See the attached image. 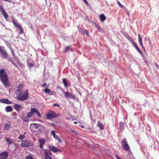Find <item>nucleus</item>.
<instances>
[{"mask_svg":"<svg viewBox=\"0 0 159 159\" xmlns=\"http://www.w3.org/2000/svg\"><path fill=\"white\" fill-rule=\"evenodd\" d=\"M8 77L5 70L2 69L0 70V80L6 88L9 87L10 84L8 82Z\"/></svg>","mask_w":159,"mask_h":159,"instance_id":"obj_1","label":"nucleus"},{"mask_svg":"<svg viewBox=\"0 0 159 159\" xmlns=\"http://www.w3.org/2000/svg\"><path fill=\"white\" fill-rule=\"evenodd\" d=\"M16 97V99L17 100L23 101L27 99L28 97V90H26L24 93L22 94L21 93L17 94Z\"/></svg>","mask_w":159,"mask_h":159,"instance_id":"obj_2","label":"nucleus"},{"mask_svg":"<svg viewBox=\"0 0 159 159\" xmlns=\"http://www.w3.org/2000/svg\"><path fill=\"white\" fill-rule=\"evenodd\" d=\"M35 113L37 114L39 117H41V116L38 110L36 109V108L33 107H31V108L30 111L28 113L27 115V116L30 118Z\"/></svg>","mask_w":159,"mask_h":159,"instance_id":"obj_3","label":"nucleus"},{"mask_svg":"<svg viewBox=\"0 0 159 159\" xmlns=\"http://www.w3.org/2000/svg\"><path fill=\"white\" fill-rule=\"evenodd\" d=\"M60 116L59 114L57 115L55 112L52 110H51L46 115V117L47 119H51L58 117Z\"/></svg>","mask_w":159,"mask_h":159,"instance_id":"obj_4","label":"nucleus"},{"mask_svg":"<svg viewBox=\"0 0 159 159\" xmlns=\"http://www.w3.org/2000/svg\"><path fill=\"white\" fill-rule=\"evenodd\" d=\"M20 145L22 147H26L32 146V143L29 140H25L21 141Z\"/></svg>","mask_w":159,"mask_h":159,"instance_id":"obj_5","label":"nucleus"},{"mask_svg":"<svg viewBox=\"0 0 159 159\" xmlns=\"http://www.w3.org/2000/svg\"><path fill=\"white\" fill-rule=\"evenodd\" d=\"M43 153L45 159H52V155L50 150L45 149L44 150Z\"/></svg>","mask_w":159,"mask_h":159,"instance_id":"obj_6","label":"nucleus"},{"mask_svg":"<svg viewBox=\"0 0 159 159\" xmlns=\"http://www.w3.org/2000/svg\"><path fill=\"white\" fill-rule=\"evenodd\" d=\"M0 54L3 58H6L7 57V54L4 47L0 46Z\"/></svg>","mask_w":159,"mask_h":159,"instance_id":"obj_7","label":"nucleus"},{"mask_svg":"<svg viewBox=\"0 0 159 159\" xmlns=\"http://www.w3.org/2000/svg\"><path fill=\"white\" fill-rule=\"evenodd\" d=\"M62 92L66 98H68L71 99H74L75 97L74 94L71 93H70L68 92H65L64 91H63Z\"/></svg>","mask_w":159,"mask_h":159,"instance_id":"obj_8","label":"nucleus"},{"mask_svg":"<svg viewBox=\"0 0 159 159\" xmlns=\"http://www.w3.org/2000/svg\"><path fill=\"white\" fill-rule=\"evenodd\" d=\"M24 86V84H20L17 87V89L15 91V93L17 95L19 93H21L22 91V88Z\"/></svg>","mask_w":159,"mask_h":159,"instance_id":"obj_9","label":"nucleus"},{"mask_svg":"<svg viewBox=\"0 0 159 159\" xmlns=\"http://www.w3.org/2000/svg\"><path fill=\"white\" fill-rule=\"evenodd\" d=\"M14 108L17 111H19L23 108V107L22 105L20 104H15L14 105Z\"/></svg>","mask_w":159,"mask_h":159,"instance_id":"obj_10","label":"nucleus"},{"mask_svg":"<svg viewBox=\"0 0 159 159\" xmlns=\"http://www.w3.org/2000/svg\"><path fill=\"white\" fill-rule=\"evenodd\" d=\"M38 141L39 143V147L41 148H43V145L45 144L46 140L45 139L41 138L39 139Z\"/></svg>","mask_w":159,"mask_h":159,"instance_id":"obj_11","label":"nucleus"},{"mask_svg":"<svg viewBox=\"0 0 159 159\" xmlns=\"http://www.w3.org/2000/svg\"><path fill=\"white\" fill-rule=\"evenodd\" d=\"M8 156L7 152H3L0 154V159H7Z\"/></svg>","mask_w":159,"mask_h":159,"instance_id":"obj_12","label":"nucleus"},{"mask_svg":"<svg viewBox=\"0 0 159 159\" xmlns=\"http://www.w3.org/2000/svg\"><path fill=\"white\" fill-rule=\"evenodd\" d=\"M49 148L54 152L61 151L59 148H57L56 147L50 146L49 147Z\"/></svg>","mask_w":159,"mask_h":159,"instance_id":"obj_13","label":"nucleus"},{"mask_svg":"<svg viewBox=\"0 0 159 159\" xmlns=\"http://www.w3.org/2000/svg\"><path fill=\"white\" fill-rule=\"evenodd\" d=\"M40 125L36 123H32L30 125V127L31 129L34 130L37 129Z\"/></svg>","mask_w":159,"mask_h":159,"instance_id":"obj_14","label":"nucleus"},{"mask_svg":"<svg viewBox=\"0 0 159 159\" xmlns=\"http://www.w3.org/2000/svg\"><path fill=\"white\" fill-rule=\"evenodd\" d=\"M0 102L8 104L11 103V102L7 98L1 99H0Z\"/></svg>","mask_w":159,"mask_h":159,"instance_id":"obj_15","label":"nucleus"},{"mask_svg":"<svg viewBox=\"0 0 159 159\" xmlns=\"http://www.w3.org/2000/svg\"><path fill=\"white\" fill-rule=\"evenodd\" d=\"M138 37H139V43H140V45L144 49V51H145V50L144 48V46L143 45V44L142 43V36L139 34H138Z\"/></svg>","mask_w":159,"mask_h":159,"instance_id":"obj_16","label":"nucleus"},{"mask_svg":"<svg viewBox=\"0 0 159 159\" xmlns=\"http://www.w3.org/2000/svg\"><path fill=\"white\" fill-rule=\"evenodd\" d=\"M100 19L101 21L102 22H104L106 19V17L103 14H100L99 16Z\"/></svg>","mask_w":159,"mask_h":159,"instance_id":"obj_17","label":"nucleus"},{"mask_svg":"<svg viewBox=\"0 0 159 159\" xmlns=\"http://www.w3.org/2000/svg\"><path fill=\"white\" fill-rule=\"evenodd\" d=\"M5 140L9 145L13 143V140L9 138L6 137L5 138Z\"/></svg>","mask_w":159,"mask_h":159,"instance_id":"obj_18","label":"nucleus"},{"mask_svg":"<svg viewBox=\"0 0 159 159\" xmlns=\"http://www.w3.org/2000/svg\"><path fill=\"white\" fill-rule=\"evenodd\" d=\"M11 126V125L10 123H7L6 124H5L4 127V130H8L11 127L10 126Z\"/></svg>","mask_w":159,"mask_h":159,"instance_id":"obj_19","label":"nucleus"},{"mask_svg":"<svg viewBox=\"0 0 159 159\" xmlns=\"http://www.w3.org/2000/svg\"><path fill=\"white\" fill-rule=\"evenodd\" d=\"M19 30L18 33L19 34H22L24 32V29L20 25L17 27Z\"/></svg>","mask_w":159,"mask_h":159,"instance_id":"obj_20","label":"nucleus"},{"mask_svg":"<svg viewBox=\"0 0 159 159\" xmlns=\"http://www.w3.org/2000/svg\"><path fill=\"white\" fill-rule=\"evenodd\" d=\"M123 147L124 149L127 151L130 150V148L128 144L126 145H124Z\"/></svg>","mask_w":159,"mask_h":159,"instance_id":"obj_21","label":"nucleus"},{"mask_svg":"<svg viewBox=\"0 0 159 159\" xmlns=\"http://www.w3.org/2000/svg\"><path fill=\"white\" fill-rule=\"evenodd\" d=\"M62 82L65 87H67L68 86L67 81L66 78L63 79Z\"/></svg>","mask_w":159,"mask_h":159,"instance_id":"obj_22","label":"nucleus"},{"mask_svg":"<svg viewBox=\"0 0 159 159\" xmlns=\"http://www.w3.org/2000/svg\"><path fill=\"white\" fill-rule=\"evenodd\" d=\"M22 119L24 121L27 122L29 120V118L27 116V115L25 116V115H23L22 116Z\"/></svg>","mask_w":159,"mask_h":159,"instance_id":"obj_23","label":"nucleus"},{"mask_svg":"<svg viewBox=\"0 0 159 159\" xmlns=\"http://www.w3.org/2000/svg\"><path fill=\"white\" fill-rule=\"evenodd\" d=\"M98 127L100 128L101 130H103L104 129L103 125V123H101L99 121L98 122Z\"/></svg>","mask_w":159,"mask_h":159,"instance_id":"obj_24","label":"nucleus"},{"mask_svg":"<svg viewBox=\"0 0 159 159\" xmlns=\"http://www.w3.org/2000/svg\"><path fill=\"white\" fill-rule=\"evenodd\" d=\"M121 143L122 146H123L124 145H126L128 144L127 140L125 138H124L122 140Z\"/></svg>","mask_w":159,"mask_h":159,"instance_id":"obj_25","label":"nucleus"},{"mask_svg":"<svg viewBox=\"0 0 159 159\" xmlns=\"http://www.w3.org/2000/svg\"><path fill=\"white\" fill-rule=\"evenodd\" d=\"M13 109L10 106H7L6 108V111L7 112H10Z\"/></svg>","mask_w":159,"mask_h":159,"instance_id":"obj_26","label":"nucleus"},{"mask_svg":"<svg viewBox=\"0 0 159 159\" xmlns=\"http://www.w3.org/2000/svg\"><path fill=\"white\" fill-rule=\"evenodd\" d=\"M12 22L14 26L16 27H18L20 25V23H19L17 21H15L14 19L12 20Z\"/></svg>","mask_w":159,"mask_h":159,"instance_id":"obj_27","label":"nucleus"},{"mask_svg":"<svg viewBox=\"0 0 159 159\" xmlns=\"http://www.w3.org/2000/svg\"><path fill=\"white\" fill-rule=\"evenodd\" d=\"M2 14L4 16V17L6 19H7L8 18V16L7 14V12L5 11V10L4 11V12H1Z\"/></svg>","mask_w":159,"mask_h":159,"instance_id":"obj_28","label":"nucleus"},{"mask_svg":"<svg viewBox=\"0 0 159 159\" xmlns=\"http://www.w3.org/2000/svg\"><path fill=\"white\" fill-rule=\"evenodd\" d=\"M54 138L56 139H57L58 140V141L60 142H61V139L59 138V137L57 135L55 134L54 136Z\"/></svg>","mask_w":159,"mask_h":159,"instance_id":"obj_29","label":"nucleus"},{"mask_svg":"<svg viewBox=\"0 0 159 159\" xmlns=\"http://www.w3.org/2000/svg\"><path fill=\"white\" fill-rule=\"evenodd\" d=\"M51 90L49 89L46 88L45 89L44 92L45 93H51Z\"/></svg>","mask_w":159,"mask_h":159,"instance_id":"obj_30","label":"nucleus"},{"mask_svg":"<svg viewBox=\"0 0 159 159\" xmlns=\"http://www.w3.org/2000/svg\"><path fill=\"white\" fill-rule=\"evenodd\" d=\"M94 25H95V27L96 28H97L98 29V30H100V26L98 25L97 24H96L95 23H94Z\"/></svg>","mask_w":159,"mask_h":159,"instance_id":"obj_31","label":"nucleus"},{"mask_svg":"<svg viewBox=\"0 0 159 159\" xmlns=\"http://www.w3.org/2000/svg\"><path fill=\"white\" fill-rule=\"evenodd\" d=\"M25 137V136L24 135H20L19 137H18V139H22L24 138Z\"/></svg>","mask_w":159,"mask_h":159,"instance_id":"obj_32","label":"nucleus"},{"mask_svg":"<svg viewBox=\"0 0 159 159\" xmlns=\"http://www.w3.org/2000/svg\"><path fill=\"white\" fill-rule=\"evenodd\" d=\"M25 159H34L31 156H28L25 157Z\"/></svg>","mask_w":159,"mask_h":159,"instance_id":"obj_33","label":"nucleus"},{"mask_svg":"<svg viewBox=\"0 0 159 159\" xmlns=\"http://www.w3.org/2000/svg\"><path fill=\"white\" fill-rule=\"evenodd\" d=\"M4 11L5 9L2 6L0 5V11L2 12H4Z\"/></svg>","mask_w":159,"mask_h":159,"instance_id":"obj_34","label":"nucleus"},{"mask_svg":"<svg viewBox=\"0 0 159 159\" xmlns=\"http://www.w3.org/2000/svg\"><path fill=\"white\" fill-rule=\"evenodd\" d=\"M133 45L134 47L137 50L139 49V48L138 47V46H137L136 43H133Z\"/></svg>","mask_w":159,"mask_h":159,"instance_id":"obj_35","label":"nucleus"},{"mask_svg":"<svg viewBox=\"0 0 159 159\" xmlns=\"http://www.w3.org/2000/svg\"><path fill=\"white\" fill-rule=\"evenodd\" d=\"M28 66L31 68L33 67L34 66V64L32 63H29Z\"/></svg>","mask_w":159,"mask_h":159,"instance_id":"obj_36","label":"nucleus"},{"mask_svg":"<svg viewBox=\"0 0 159 159\" xmlns=\"http://www.w3.org/2000/svg\"><path fill=\"white\" fill-rule=\"evenodd\" d=\"M117 2L119 5L120 7L122 8L124 7V6L122 5L119 1H117Z\"/></svg>","mask_w":159,"mask_h":159,"instance_id":"obj_37","label":"nucleus"},{"mask_svg":"<svg viewBox=\"0 0 159 159\" xmlns=\"http://www.w3.org/2000/svg\"><path fill=\"white\" fill-rule=\"evenodd\" d=\"M120 125L121 128H123L124 126V124L123 123L120 122Z\"/></svg>","mask_w":159,"mask_h":159,"instance_id":"obj_38","label":"nucleus"},{"mask_svg":"<svg viewBox=\"0 0 159 159\" xmlns=\"http://www.w3.org/2000/svg\"><path fill=\"white\" fill-rule=\"evenodd\" d=\"M17 62L18 63V64L20 66L22 67V64L21 63V62L20 61H18Z\"/></svg>","mask_w":159,"mask_h":159,"instance_id":"obj_39","label":"nucleus"},{"mask_svg":"<svg viewBox=\"0 0 159 159\" xmlns=\"http://www.w3.org/2000/svg\"><path fill=\"white\" fill-rule=\"evenodd\" d=\"M70 48V47L69 46L66 47L65 48L66 52H67L68 51L69 49Z\"/></svg>","mask_w":159,"mask_h":159,"instance_id":"obj_40","label":"nucleus"},{"mask_svg":"<svg viewBox=\"0 0 159 159\" xmlns=\"http://www.w3.org/2000/svg\"><path fill=\"white\" fill-rule=\"evenodd\" d=\"M51 134L53 135L54 136L56 134H55V132L54 130H52L51 132Z\"/></svg>","mask_w":159,"mask_h":159,"instance_id":"obj_41","label":"nucleus"},{"mask_svg":"<svg viewBox=\"0 0 159 159\" xmlns=\"http://www.w3.org/2000/svg\"><path fill=\"white\" fill-rule=\"evenodd\" d=\"M137 51L139 52L142 55H143V54L141 51V50L139 49V48L137 50Z\"/></svg>","mask_w":159,"mask_h":159,"instance_id":"obj_42","label":"nucleus"},{"mask_svg":"<svg viewBox=\"0 0 159 159\" xmlns=\"http://www.w3.org/2000/svg\"><path fill=\"white\" fill-rule=\"evenodd\" d=\"M137 51L139 52L142 55H143V54L141 51V50L139 49V48L137 50Z\"/></svg>","mask_w":159,"mask_h":159,"instance_id":"obj_43","label":"nucleus"},{"mask_svg":"<svg viewBox=\"0 0 159 159\" xmlns=\"http://www.w3.org/2000/svg\"><path fill=\"white\" fill-rule=\"evenodd\" d=\"M53 106H57L58 107H59L60 105L59 104H57V103H56V104H54L53 105Z\"/></svg>","mask_w":159,"mask_h":159,"instance_id":"obj_44","label":"nucleus"},{"mask_svg":"<svg viewBox=\"0 0 159 159\" xmlns=\"http://www.w3.org/2000/svg\"><path fill=\"white\" fill-rule=\"evenodd\" d=\"M84 2H85V3L86 4H89L88 2L86 0H83Z\"/></svg>","mask_w":159,"mask_h":159,"instance_id":"obj_45","label":"nucleus"},{"mask_svg":"<svg viewBox=\"0 0 159 159\" xmlns=\"http://www.w3.org/2000/svg\"><path fill=\"white\" fill-rule=\"evenodd\" d=\"M155 64L156 66L159 69V66H158V65L157 64V63H156V62H155Z\"/></svg>","mask_w":159,"mask_h":159,"instance_id":"obj_46","label":"nucleus"},{"mask_svg":"<svg viewBox=\"0 0 159 159\" xmlns=\"http://www.w3.org/2000/svg\"><path fill=\"white\" fill-rule=\"evenodd\" d=\"M11 62L13 64V65L15 66L16 67H17V66H16V64H15V63L13 62V61H11Z\"/></svg>","mask_w":159,"mask_h":159,"instance_id":"obj_47","label":"nucleus"},{"mask_svg":"<svg viewBox=\"0 0 159 159\" xmlns=\"http://www.w3.org/2000/svg\"><path fill=\"white\" fill-rule=\"evenodd\" d=\"M115 156L117 158V159H122L120 157L116 155H115Z\"/></svg>","mask_w":159,"mask_h":159,"instance_id":"obj_48","label":"nucleus"},{"mask_svg":"<svg viewBox=\"0 0 159 159\" xmlns=\"http://www.w3.org/2000/svg\"><path fill=\"white\" fill-rule=\"evenodd\" d=\"M46 85V83H44L43 84H42V87H44V86H45Z\"/></svg>","mask_w":159,"mask_h":159,"instance_id":"obj_49","label":"nucleus"},{"mask_svg":"<svg viewBox=\"0 0 159 159\" xmlns=\"http://www.w3.org/2000/svg\"><path fill=\"white\" fill-rule=\"evenodd\" d=\"M3 1H6V2H11V1H10L9 0H3Z\"/></svg>","mask_w":159,"mask_h":159,"instance_id":"obj_50","label":"nucleus"},{"mask_svg":"<svg viewBox=\"0 0 159 159\" xmlns=\"http://www.w3.org/2000/svg\"><path fill=\"white\" fill-rule=\"evenodd\" d=\"M85 32L87 34H88V32L87 30H85Z\"/></svg>","mask_w":159,"mask_h":159,"instance_id":"obj_51","label":"nucleus"},{"mask_svg":"<svg viewBox=\"0 0 159 159\" xmlns=\"http://www.w3.org/2000/svg\"><path fill=\"white\" fill-rule=\"evenodd\" d=\"M74 124H77V122H76V121H74Z\"/></svg>","mask_w":159,"mask_h":159,"instance_id":"obj_52","label":"nucleus"},{"mask_svg":"<svg viewBox=\"0 0 159 159\" xmlns=\"http://www.w3.org/2000/svg\"><path fill=\"white\" fill-rule=\"evenodd\" d=\"M71 131L72 132H73V133H75V131H74V130H73V129H72L71 130Z\"/></svg>","mask_w":159,"mask_h":159,"instance_id":"obj_53","label":"nucleus"},{"mask_svg":"<svg viewBox=\"0 0 159 159\" xmlns=\"http://www.w3.org/2000/svg\"><path fill=\"white\" fill-rule=\"evenodd\" d=\"M81 127L82 128H84V126L82 125L81 126Z\"/></svg>","mask_w":159,"mask_h":159,"instance_id":"obj_54","label":"nucleus"},{"mask_svg":"<svg viewBox=\"0 0 159 159\" xmlns=\"http://www.w3.org/2000/svg\"><path fill=\"white\" fill-rule=\"evenodd\" d=\"M52 125H53V126H54V123H52Z\"/></svg>","mask_w":159,"mask_h":159,"instance_id":"obj_55","label":"nucleus"},{"mask_svg":"<svg viewBox=\"0 0 159 159\" xmlns=\"http://www.w3.org/2000/svg\"><path fill=\"white\" fill-rule=\"evenodd\" d=\"M74 133H75V134H77V132H75Z\"/></svg>","mask_w":159,"mask_h":159,"instance_id":"obj_56","label":"nucleus"}]
</instances>
